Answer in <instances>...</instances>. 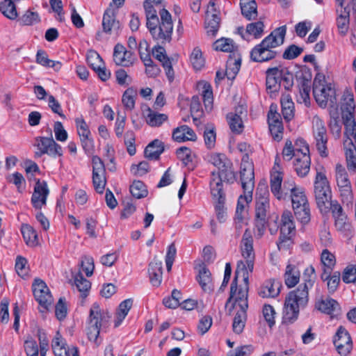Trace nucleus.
Listing matches in <instances>:
<instances>
[{
	"label": "nucleus",
	"mask_w": 356,
	"mask_h": 356,
	"mask_svg": "<svg viewBox=\"0 0 356 356\" xmlns=\"http://www.w3.org/2000/svg\"><path fill=\"white\" fill-rule=\"evenodd\" d=\"M74 284L79 291L82 293V297H86L90 289L91 283L83 277L81 272H79L74 276Z\"/></svg>",
	"instance_id": "nucleus-48"
},
{
	"label": "nucleus",
	"mask_w": 356,
	"mask_h": 356,
	"mask_svg": "<svg viewBox=\"0 0 356 356\" xmlns=\"http://www.w3.org/2000/svg\"><path fill=\"white\" fill-rule=\"evenodd\" d=\"M202 99L207 111H211L213 107V91L209 84L205 83L202 91Z\"/></svg>",
	"instance_id": "nucleus-57"
},
{
	"label": "nucleus",
	"mask_w": 356,
	"mask_h": 356,
	"mask_svg": "<svg viewBox=\"0 0 356 356\" xmlns=\"http://www.w3.org/2000/svg\"><path fill=\"white\" fill-rule=\"evenodd\" d=\"M300 280V272L295 266L288 265L284 273V282L289 288L296 286Z\"/></svg>",
	"instance_id": "nucleus-39"
},
{
	"label": "nucleus",
	"mask_w": 356,
	"mask_h": 356,
	"mask_svg": "<svg viewBox=\"0 0 356 356\" xmlns=\"http://www.w3.org/2000/svg\"><path fill=\"white\" fill-rule=\"evenodd\" d=\"M223 182L229 184L222 177H211L209 181L210 193L214 203L226 202V193L223 188Z\"/></svg>",
	"instance_id": "nucleus-21"
},
{
	"label": "nucleus",
	"mask_w": 356,
	"mask_h": 356,
	"mask_svg": "<svg viewBox=\"0 0 356 356\" xmlns=\"http://www.w3.org/2000/svg\"><path fill=\"white\" fill-rule=\"evenodd\" d=\"M124 144L127 146V152L133 156L136 154V149L135 146V134L133 131H128L125 133L124 136Z\"/></svg>",
	"instance_id": "nucleus-60"
},
{
	"label": "nucleus",
	"mask_w": 356,
	"mask_h": 356,
	"mask_svg": "<svg viewBox=\"0 0 356 356\" xmlns=\"http://www.w3.org/2000/svg\"><path fill=\"white\" fill-rule=\"evenodd\" d=\"M209 10L207 11V18L205 19V29L207 33L215 35L220 27V17L218 13H213L211 16L209 15Z\"/></svg>",
	"instance_id": "nucleus-41"
},
{
	"label": "nucleus",
	"mask_w": 356,
	"mask_h": 356,
	"mask_svg": "<svg viewBox=\"0 0 356 356\" xmlns=\"http://www.w3.org/2000/svg\"><path fill=\"white\" fill-rule=\"evenodd\" d=\"M143 112L146 122L150 127H160L168 119V117L166 114L156 112L149 107H147V109Z\"/></svg>",
	"instance_id": "nucleus-33"
},
{
	"label": "nucleus",
	"mask_w": 356,
	"mask_h": 356,
	"mask_svg": "<svg viewBox=\"0 0 356 356\" xmlns=\"http://www.w3.org/2000/svg\"><path fill=\"white\" fill-rule=\"evenodd\" d=\"M334 220L335 227L338 231L347 235L352 232V225L346 215L335 218Z\"/></svg>",
	"instance_id": "nucleus-54"
},
{
	"label": "nucleus",
	"mask_w": 356,
	"mask_h": 356,
	"mask_svg": "<svg viewBox=\"0 0 356 356\" xmlns=\"http://www.w3.org/2000/svg\"><path fill=\"white\" fill-rule=\"evenodd\" d=\"M294 214L300 222L303 224L307 223L310 220V209L309 205L293 207Z\"/></svg>",
	"instance_id": "nucleus-51"
},
{
	"label": "nucleus",
	"mask_w": 356,
	"mask_h": 356,
	"mask_svg": "<svg viewBox=\"0 0 356 356\" xmlns=\"http://www.w3.org/2000/svg\"><path fill=\"white\" fill-rule=\"evenodd\" d=\"M282 157L284 160L289 161L294 156L296 158V143H295V147L293 145L292 142L289 140H287L285 142V145L282 149Z\"/></svg>",
	"instance_id": "nucleus-61"
},
{
	"label": "nucleus",
	"mask_w": 356,
	"mask_h": 356,
	"mask_svg": "<svg viewBox=\"0 0 356 356\" xmlns=\"http://www.w3.org/2000/svg\"><path fill=\"white\" fill-rule=\"evenodd\" d=\"M113 60L118 65L129 67L134 63L133 52L126 50L122 44L118 43L113 50Z\"/></svg>",
	"instance_id": "nucleus-23"
},
{
	"label": "nucleus",
	"mask_w": 356,
	"mask_h": 356,
	"mask_svg": "<svg viewBox=\"0 0 356 356\" xmlns=\"http://www.w3.org/2000/svg\"><path fill=\"white\" fill-rule=\"evenodd\" d=\"M133 299L128 298L121 302L115 313V327H118L128 314L133 305Z\"/></svg>",
	"instance_id": "nucleus-35"
},
{
	"label": "nucleus",
	"mask_w": 356,
	"mask_h": 356,
	"mask_svg": "<svg viewBox=\"0 0 356 356\" xmlns=\"http://www.w3.org/2000/svg\"><path fill=\"white\" fill-rule=\"evenodd\" d=\"M164 150V143L159 139H155L145 147L144 154L147 159L156 161L159 159L160 155Z\"/></svg>",
	"instance_id": "nucleus-31"
},
{
	"label": "nucleus",
	"mask_w": 356,
	"mask_h": 356,
	"mask_svg": "<svg viewBox=\"0 0 356 356\" xmlns=\"http://www.w3.org/2000/svg\"><path fill=\"white\" fill-rule=\"evenodd\" d=\"M203 137L205 145L208 149H211L214 147L216 144V133L213 124H208L205 127Z\"/></svg>",
	"instance_id": "nucleus-52"
},
{
	"label": "nucleus",
	"mask_w": 356,
	"mask_h": 356,
	"mask_svg": "<svg viewBox=\"0 0 356 356\" xmlns=\"http://www.w3.org/2000/svg\"><path fill=\"white\" fill-rule=\"evenodd\" d=\"M154 46L152 50L153 56L159 60L163 67L168 80L171 82L174 80L175 73L170 58L167 56L165 49L161 42ZM165 44H163L165 45Z\"/></svg>",
	"instance_id": "nucleus-18"
},
{
	"label": "nucleus",
	"mask_w": 356,
	"mask_h": 356,
	"mask_svg": "<svg viewBox=\"0 0 356 356\" xmlns=\"http://www.w3.org/2000/svg\"><path fill=\"white\" fill-rule=\"evenodd\" d=\"M20 230L26 245L35 246L38 244V234L32 226L23 223Z\"/></svg>",
	"instance_id": "nucleus-37"
},
{
	"label": "nucleus",
	"mask_w": 356,
	"mask_h": 356,
	"mask_svg": "<svg viewBox=\"0 0 356 356\" xmlns=\"http://www.w3.org/2000/svg\"><path fill=\"white\" fill-rule=\"evenodd\" d=\"M316 280L315 269L312 266L305 268L303 273L304 282L297 289L291 291L286 296L284 308V321L293 323L298 319L299 312L304 308L309 300V289H312Z\"/></svg>",
	"instance_id": "nucleus-2"
},
{
	"label": "nucleus",
	"mask_w": 356,
	"mask_h": 356,
	"mask_svg": "<svg viewBox=\"0 0 356 356\" xmlns=\"http://www.w3.org/2000/svg\"><path fill=\"white\" fill-rule=\"evenodd\" d=\"M311 78L310 74L303 73L298 78L299 93L296 97L297 102L306 106L310 105Z\"/></svg>",
	"instance_id": "nucleus-20"
},
{
	"label": "nucleus",
	"mask_w": 356,
	"mask_h": 356,
	"mask_svg": "<svg viewBox=\"0 0 356 356\" xmlns=\"http://www.w3.org/2000/svg\"><path fill=\"white\" fill-rule=\"evenodd\" d=\"M227 119L229 129L233 134H240L243 132L244 126L241 116L229 113L227 115Z\"/></svg>",
	"instance_id": "nucleus-43"
},
{
	"label": "nucleus",
	"mask_w": 356,
	"mask_h": 356,
	"mask_svg": "<svg viewBox=\"0 0 356 356\" xmlns=\"http://www.w3.org/2000/svg\"><path fill=\"white\" fill-rule=\"evenodd\" d=\"M240 276L245 282V263L242 260L237 263L234 279L231 283L229 296L225 305V308H228L229 316L236 309L232 330L238 334L242 333L245 327V291L241 285H238V279Z\"/></svg>",
	"instance_id": "nucleus-1"
},
{
	"label": "nucleus",
	"mask_w": 356,
	"mask_h": 356,
	"mask_svg": "<svg viewBox=\"0 0 356 356\" xmlns=\"http://www.w3.org/2000/svg\"><path fill=\"white\" fill-rule=\"evenodd\" d=\"M312 133L314 138L327 135L325 122L317 115L312 118Z\"/></svg>",
	"instance_id": "nucleus-50"
},
{
	"label": "nucleus",
	"mask_w": 356,
	"mask_h": 356,
	"mask_svg": "<svg viewBox=\"0 0 356 356\" xmlns=\"http://www.w3.org/2000/svg\"><path fill=\"white\" fill-rule=\"evenodd\" d=\"M327 193H320L318 195L315 196L316 202L318 208L321 213H327L328 207H330L332 201V191L331 189H327Z\"/></svg>",
	"instance_id": "nucleus-44"
},
{
	"label": "nucleus",
	"mask_w": 356,
	"mask_h": 356,
	"mask_svg": "<svg viewBox=\"0 0 356 356\" xmlns=\"http://www.w3.org/2000/svg\"><path fill=\"white\" fill-rule=\"evenodd\" d=\"M191 62L193 67L197 70H201L204 65V59L202 57V54L200 48L195 47L193 49L191 57Z\"/></svg>",
	"instance_id": "nucleus-56"
},
{
	"label": "nucleus",
	"mask_w": 356,
	"mask_h": 356,
	"mask_svg": "<svg viewBox=\"0 0 356 356\" xmlns=\"http://www.w3.org/2000/svg\"><path fill=\"white\" fill-rule=\"evenodd\" d=\"M200 268L196 280L204 292L211 293L213 290L211 273L204 264L200 265Z\"/></svg>",
	"instance_id": "nucleus-28"
},
{
	"label": "nucleus",
	"mask_w": 356,
	"mask_h": 356,
	"mask_svg": "<svg viewBox=\"0 0 356 356\" xmlns=\"http://www.w3.org/2000/svg\"><path fill=\"white\" fill-rule=\"evenodd\" d=\"M116 9L112 8V3L104 11L102 18L103 32L110 34L112 29L119 30L120 29V23L116 20Z\"/></svg>",
	"instance_id": "nucleus-22"
},
{
	"label": "nucleus",
	"mask_w": 356,
	"mask_h": 356,
	"mask_svg": "<svg viewBox=\"0 0 356 356\" xmlns=\"http://www.w3.org/2000/svg\"><path fill=\"white\" fill-rule=\"evenodd\" d=\"M313 95L317 104L321 107H325L330 101L332 104L336 102L335 90L331 84H327L325 76L317 74L313 83Z\"/></svg>",
	"instance_id": "nucleus-9"
},
{
	"label": "nucleus",
	"mask_w": 356,
	"mask_h": 356,
	"mask_svg": "<svg viewBox=\"0 0 356 356\" xmlns=\"http://www.w3.org/2000/svg\"><path fill=\"white\" fill-rule=\"evenodd\" d=\"M213 48L216 51L229 52V55L235 57L238 54V46L230 38H222L217 40L213 44Z\"/></svg>",
	"instance_id": "nucleus-30"
},
{
	"label": "nucleus",
	"mask_w": 356,
	"mask_h": 356,
	"mask_svg": "<svg viewBox=\"0 0 356 356\" xmlns=\"http://www.w3.org/2000/svg\"><path fill=\"white\" fill-rule=\"evenodd\" d=\"M246 20H254L258 16L257 4L255 0H247Z\"/></svg>",
	"instance_id": "nucleus-64"
},
{
	"label": "nucleus",
	"mask_w": 356,
	"mask_h": 356,
	"mask_svg": "<svg viewBox=\"0 0 356 356\" xmlns=\"http://www.w3.org/2000/svg\"><path fill=\"white\" fill-rule=\"evenodd\" d=\"M269 192L265 184H259L256 193L255 227L257 234L261 236L265 231L266 211L269 208Z\"/></svg>",
	"instance_id": "nucleus-8"
},
{
	"label": "nucleus",
	"mask_w": 356,
	"mask_h": 356,
	"mask_svg": "<svg viewBox=\"0 0 356 356\" xmlns=\"http://www.w3.org/2000/svg\"><path fill=\"white\" fill-rule=\"evenodd\" d=\"M337 26L340 34L344 35L347 33L350 22V11L347 7L337 8Z\"/></svg>",
	"instance_id": "nucleus-32"
},
{
	"label": "nucleus",
	"mask_w": 356,
	"mask_h": 356,
	"mask_svg": "<svg viewBox=\"0 0 356 356\" xmlns=\"http://www.w3.org/2000/svg\"><path fill=\"white\" fill-rule=\"evenodd\" d=\"M252 238H246V274L254 270L255 254Z\"/></svg>",
	"instance_id": "nucleus-46"
},
{
	"label": "nucleus",
	"mask_w": 356,
	"mask_h": 356,
	"mask_svg": "<svg viewBox=\"0 0 356 356\" xmlns=\"http://www.w3.org/2000/svg\"><path fill=\"white\" fill-rule=\"evenodd\" d=\"M282 288L281 283L275 279H270L264 282L259 290V295L264 298H274L277 297Z\"/></svg>",
	"instance_id": "nucleus-26"
},
{
	"label": "nucleus",
	"mask_w": 356,
	"mask_h": 356,
	"mask_svg": "<svg viewBox=\"0 0 356 356\" xmlns=\"http://www.w3.org/2000/svg\"><path fill=\"white\" fill-rule=\"evenodd\" d=\"M137 90L133 88H128L123 93L122 102L126 109L131 111L135 107V97Z\"/></svg>",
	"instance_id": "nucleus-49"
},
{
	"label": "nucleus",
	"mask_w": 356,
	"mask_h": 356,
	"mask_svg": "<svg viewBox=\"0 0 356 356\" xmlns=\"http://www.w3.org/2000/svg\"><path fill=\"white\" fill-rule=\"evenodd\" d=\"M266 89L270 92H276L280 89L282 81V69L278 67L268 68L266 70Z\"/></svg>",
	"instance_id": "nucleus-25"
},
{
	"label": "nucleus",
	"mask_w": 356,
	"mask_h": 356,
	"mask_svg": "<svg viewBox=\"0 0 356 356\" xmlns=\"http://www.w3.org/2000/svg\"><path fill=\"white\" fill-rule=\"evenodd\" d=\"M49 191L45 181L36 179L34 191L31 197V203L35 209H41L43 205L47 203V196Z\"/></svg>",
	"instance_id": "nucleus-19"
},
{
	"label": "nucleus",
	"mask_w": 356,
	"mask_h": 356,
	"mask_svg": "<svg viewBox=\"0 0 356 356\" xmlns=\"http://www.w3.org/2000/svg\"><path fill=\"white\" fill-rule=\"evenodd\" d=\"M355 108V104L353 94L348 90H346L343 94L341 102V109L348 113L345 118H346L347 116H353V113Z\"/></svg>",
	"instance_id": "nucleus-45"
},
{
	"label": "nucleus",
	"mask_w": 356,
	"mask_h": 356,
	"mask_svg": "<svg viewBox=\"0 0 356 356\" xmlns=\"http://www.w3.org/2000/svg\"><path fill=\"white\" fill-rule=\"evenodd\" d=\"M67 314L65 298L60 297L55 307V314L58 320L63 321Z\"/></svg>",
	"instance_id": "nucleus-59"
},
{
	"label": "nucleus",
	"mask_w": 356,
	"mask_h": 356,
	"mask_svg": "<svg viewBox=\"0 0 356 356\" xmlns=\"http://www.w3.org/2000/svg\"><path fill=\"white\" fill-rule=\"evenodd\" d=\"M246 172H248L246 179H248V181H246V191H248L249 195H246V203L251 202L252 200V191L254 187V165L252 161H248L246 159Z\"/></svg>",
	"instance_id": "nucleus-38"
},
{
	"label": "nucleus",
	"mask_w": 356,
	"mask_h": 356,
	"mask_svg": "<svg viewBox=\"0 0 356 356\" xmlns=\"http://www.w3.org/2000/svg\"><path fill=\"white\" fill-rule=\"evenodd\" d=\"M286 33L285 25L275 29L251 51V59L255 62L262 63L274 58L277 52L272 49L284 43Z\"/></svg>",
	"instance_id": "nucleus-5"
},
{
	"label": "nucleus",
	"mask_w": 356,
	"mask_h": 356,
	"mask_svg": "<svg viewBox=\"0 0 356 356\" xmlns=\"http://www.w3.org/2000/svg\"><path fill=\"white\" fill-rule=\"evenodd\" d=\"M20 23L24 26H30L40 21L38 13L27 10L19 19Z\"/></svg>",
	"instance_id": "nucleus-62"
},
{
	"label": "nucleus",
	"mask_w": 356,
	"mask_h": 356,
	"mask_svg": "<svg viewBox=\"0 0 356 356\" xmlns=\"http://www.w3.org/2000/svg\"><path fill=\"white\" fill-rule=\"evenodd\" d=\"M129 191L136 199L144 198L148 195L146 185L140 180H134L129 186Z\"/></svg>",
	"instance_id": "nucleus-42"
},
{
	"label": "nucleus",
	"mask_w": 356,
	"mask_h": 356,
	"mask_svg": "<svg viewBox=\"0 0 356 356\" xmlns=\"http://www.w3.org/2000/svg\"><path fill=\"white\" fill-rule=\"evenodd\" d=\"M311 158L308 144L302 138L296 140V158L293 161V168L297 175L304 177L309 173Z\"/></svg>",
	"instance_id": "nucleus-14"
},
{
	"label": "nucleus",
	"mask_w": 356,
	"mask_h": 356,
	"mask_svg": "<svg viewBox=\"0 0 356 356\" xmlns=\"http://www.w3.org/2000/svg\"><path fill=\"white\" fill-rule=\"evenodd\" d=\"M38 292L40 293L39 294L33 293L36 301L38 302L40 306L48 309L49 306L51 305L53 301V298L50 293L49 289H40Z\"/></svg>",
	"instance_id": "nucleus-53"
},
{
	"label": "nucleus",
	"mask_w": 356,
	"mask_h": 356,
	"mask_svg": "<svg viewBox=\"0 0 356 356\" xmlns=\"http://www.w3.org/2000/svg\"><path fill=\"white\" fill-rule=\"evenodd\" d=\"M316 148L323 158H326L329 155L327 149L328 136H321L318 138H314Z\"/></svg>",
	"instance_id": "nucleus-55"
},
{
	"label": "nucleus",
	"mask_w": 356,
	"mask_h": 356,
	"mask_svg": "<svg viewBox=\"0 0 356 356\" xmlns=\"http://www.w3.org/2000/svg\"><path fill=\"white\" fill-rule=\"evenodd\" d=\"M111 318V314L107 311L101 309L97 302L92 305L87 327V335L90 341L97 343L101 330L106 332Z\"/></svg>",
	"instance_id": "nucleus-6"
},
{
	"label": "nucleus",
	"mask_w": 356,
	"mask_h": 356,
	"mask_svg": "<svg viewBox=\"0 0 356 356\" xmlns=\"http://www.w3.org/2000/svg\"><path fill=\"white\" fill-rule=\"evenodd\" d=\"M242 58L240 54L235 57L232 55L229 56L227 60L225 74L228 79L233 80L239 71Z\"/></svg>",
	"instance_id": "nucleus-34"
},
{
	"label": "nucleus",
	"mask_w": 356,
	"mask_h": 356,
	"mask_svg": "<svg viewBox=\"0 0 356 356\" xmlns=\"http://www.w3.org/2000/svg\"><path fill=\"white\" fill-rule=\"evenodd\" d=\"M333 342L341 356L348 355L353 349V341L350 335L343 326H340L337 329Z\"/></svg>",
	"instance_id": "nucleus-17"
},
{
	"label": "nucleus",
	"mask_w": 356,
	"mask_h": 356,
	"mask_svg": "<svg viewBox=\"0 0 356 356\" xmlns=\"http://www.w3.org/2000/svg\"><path fill=\"white\" fill-rule=\"evenodd\" d=\"M92 163V184L97 193L102 194L106 184V168L104 161L98 156H93Z\"/></svg>",
	"instance_id": "nucleus-16"
},
{
	"label": "nucleus",
	"mask_w": 356,
	"mask_h": 356,
	"mask_svg": "<svg viewBox=\"0 0 356 356\" xmlns=\"http://www.w3.org/2000/svg\"><path fill=\"white\" fill-rule=\"evenodd\" d=\"M296 234V227L291 211L286 210L282 213L280 224V235L277 245L279 250H288L293 244V238Z\"/></svg>",
	"instance_id": "nucleus-12"
},
{
	"label": "nucleus",
	"mask_w": 356,
	"mask_h": 356,
	"mask_svg": "<svg viewBox=\"0 0 356 356\" xmlns=\"http://www.w3.org/2000/svg\"><path fill=\"white\" fill-rule=\"evenodd\" d=\"M33 146L36 148L34 152L35 159L40 158L44 154L52 158L60 157L63 155L62 147L54 140L53 137L36 136Z\"/></svg>",
	"instance_id": "nucleus-13"
},
{
	"label": "nucleus",
	"mask_w": 356,
	"mask_h": 356,
	"mask_svg": "<svg viewBox=\"0 0 356 356\" xmlns=\"http://www.w3.org/2000/svg\"><path fill=\"white\" fill-rule=\"evenodd\" d=\"M335 179L342 203L347 207H352L354 200L352 185L348 173L341 164L336 165Z\"/></svg>",
	"instance_id": "nucleus-11"
},
{
	"label": "nucleus",
	"mask_w": 356,
	"mask_h": 356,
	"mask_svg": "<svg viewBox=\"0 0 356 356\" xmlns=\"http://www.w3.org/2000/svg\"><path fill=\"white\" fill-rule=\"evenodd\" d=\"M282 113L284 118L289 121L294 117V103L289 95H284L281 98Z\"/></svg>",
	"instance_id": "nucleus-40"
},
{
	"label": "nucleus",
	"mask_w": 356,
	"mask_h": 356,
	"mask_svg": "<svg viewBox=\"0 0 356 356\" xmlns=\"http://www.w3.org/2000/svg\"><path fill=\"white\" fill-rule=\"evenodd\" d=\"M143 7L147 19L146 26L152 38L162 44L170 42L173 31L171 14L165 8L161 9L159 20L153 5L144 1Z\"/></svg>",
	"instance_id": "nucleus-3"
},
{
	"label": "nucleus",
	"mask_w": 356,
	"mask_h": 356,
	"mask_svg": "<svg viewBox=\"0 0 356 356\" xmlns=\"http://www.w3.org/2000/svg\"><path fill=\"white\" fill-rule=\"evenodd\" d=\"M24 350L27 356H38V346L36 341L32 339V337H29L24 341Z\"/></svg>",
	"instance_id": "nucleus-63"
},
{
	"label": "nucleus",
	"mask_w": 356,
	"mask_h": 356,
	"mask_svg": "<svg viewBox=\"0 0 356 356\" xmlns=\"http://www.w3.org/2000/svg\"><path fill=\"white\" fill-rule=\"evenodd\" d=\"M209 161L217 170L211 172V177H222L229 183L236 181V173L232 170V163L224 154L213 153L209 158Z\"/></svg>",
	"instance_id": "nucleus-10"
},
{
	"label": "nucleus",
	"mask_w": 356,
	"mask_h": 356,
	"mask_svg": "<svg viewBox=\"0 0 356 356\" xmlns=\"http://www.w3.org/2000/svg\"><path fill=\"white\" fill-rule=\"evenodd\" d=\"M321 261L323 266V273L321 275V279H327L329 273H331L336 264L334 255L328 250L325 249L321 254Z\"/></svg>",
	"instance_id": "nucleus-29"
},
{
	"label": "nucleus",
	"mask_w": 356,
	"mask_h": 356,
	"mask_svg": "<svg viewBox=\"0 0 356 356\" xmlns=\"http://www.w3.org/2000/svg\"><path fill=\"white\" fill-rule=\"evenodd\" d=\"M243 172H245V168L241 169L240 171V182L243 191V193L238 197L235 215L234 217L235 235L237 237L241 235L243 227L245 225V180L243 179Z\"/></svg>",
	"instance_id": "nucleus-15"
},
{
	"label": "nucleus",
	"mask_w": 356,
	"mask_h": 356,
	"mask_svg": "<svg viewBox=\"0 0 356 356\" xmlns=\"http://www.w3.org/2000/svg\"><path fill=\"white\" fill-rule=\"evenodd\" d=\"M343 149L347 168L349 171H356V122L353 116L344 118Z\"/></svg>",
	"instance_id": "nucleus-7"
},
{
	"label": "nucleus",
	"mask_w": 356,
	"mask_h": 356,
	"mask_svg": "<svg viewBox=\"0 0 356 356\" xmlns=\"http://www.w3.org/2000/svg\"><path fill=\"white\" fill-rule=\"evenodd\" d=\"M148 273L149 281L152 286H159L163 278V264L161 261L156 258L149 264Z\"/></svg>",
	"instance_id": "nucleus-27"
},
{
	"label": "nucleus",
	"mask_w": 356,
	"mask_h": 356,
	"mask_svg": "<svg viewBox=\"0 0 356 356\" xmlns=\"http://www.w3.org/2000/svg\"><path fill=\"white\" fill-rule=\"evenodd\" d=\"M327 189H331L326 175L323 171H317L314 181V195L327 193Z\"/></svg>",
	"instance_id": "nucleus-36"
},
{
	"label": "nucleus",
	"mask_w": 356,
	"mask_h": 356,
	"mask_svg": "<svg viewBox=\"0 0 356 356\" xmlns=\"http://www.w3.org/2000/svg\"><path fill=\"white\" fill-rule=\"evenodd\" d=\"M264 30V24L259 20L246 24V34L253 39H259L262 37Z\"/></svg>",
	"instance_id": "nucleus-47"
},
{
	"label": "nucleus",
	"mask_w": 356,
	"mask_h": 356,
	"mask_svg": "<svg viewBox=\"0 0 356 356\" xmlns=\"http://www.w3.org/2000/svg\"><path fill=\"white\" fill-rule=\"evenodd\" d=\"M323 281H327V289L330 293H333L338 288L340 282V273L338 271L334 272L332 275L329 273L327 279H321Z\"/></svg>",
	"instance_id": "nucleus-58"
},
{
	"label": "nucleus",
	"mask_w": 356,
	"mask_h": 356,
	"mask_svg": "<svg viewBox=\"0 0 356 356\" xmlns=\"http://www.w3.org/2000/svg\"><path fill=\"white\" fill-rule=\"evenodd\" d=\"M316 308L323 313L337 316L340 314L341 308L339 303L334 299L326 297L321 298L316 302Z\"/></svg>",
	"instance_id": "nucleus-24"
},
{
	"label": "nucleus",
	"mask_w": 356,
	"mask_h": 356,
	"mask_svg": "<svg viewBox=\"0 0 356 356\" xmlns=\"http://www.w3.org/2000/svg\"><path fill=\"white\" fill-rule=\"evenodd\" d=\"M283 177L279 172H273L270 180V191L279 200L291 198L292 207L309 204L302 188L296 187L292 181H285L282 186Z\"/></svg>",
	"instance_id": "nucleus-4"
}]
</instances>
